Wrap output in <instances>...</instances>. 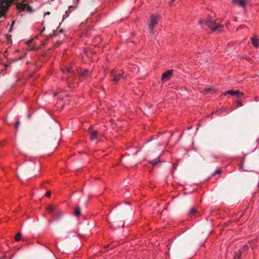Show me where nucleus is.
<instances>
[{
  "label": "nucleus",
  "instance_id": "nucleus-1",
  "mask_svg": "<svg viewBox=\"0 0 259 259\" xmlns=\"http://www.w3.org/2000/svg\"><path fill=\"white\" fill-rule=\"evenodd\" d=\"M199 24H206L208 27H209L213 32L218 31L221 32L223 30L224 25L219 23L217 20L213 21L212 18H209L207 20H200L199 22Z\"/></svg>",
  "mask_w": 259,
  "mask_h": 259
},
{
  "label": "nucleus",
  "instance_id": "nucleus-2",
  "mask_svg": "<svg viewBox=\"0 0 259 259\" xmlns=\"http://www.w3.org/2000/svg\"><path fill=\"white\" fill-rule=\"evenodd\" d=\"M110 76L111 80L115 83H117L119 80L124 79L126 77L124 72H118L115 70L111 71Z\"/></svg>",
  "mask_w": 259,
  "mask_h": 259
},
{
  "label": "nucleus",
  "instance_id": "nucleus-3",
  "mask_svg": "<svg viewBox=\"0 0 259 259\" xmlns=\"http://www.w3.org/2000/svg\"><path fill=\"white\" fill-rule=\"evenodd\" d=\"M17 7L21 11L27 10V11L31 12V8L29 6L28 3L26 1H23L21 4L17 5Z\"/></svg>",
  "mask_w": 259,
  "mask_h": 259
},
{
  "label": "nucleus",
  "instance_id": "nucleus-4",
  "mask_svg": "<svg viewBox=\"0 0 259 259\" xmlns=\"http://www.w3.org/2000/svg\"><path fill=\"white\" fill-rule=\"evenodd\" d=\"M158 22V16H152L151 17L150 22L149 24V27L150 28V30L151 32H153L154 27L155 25Z\"/></svg>",
  "mask_w": 259,
  "mask_h": 259
},
{
  "label": "nucleus",
  "instance_id": "nucleus-5",
  "mask_svg": "<svg viewBox=\"0 0 259 259\" xmlns=\"http://www.w3.org/2000/svg\"><path fill=\"white\" fill-rule=\"evenodd\" d=\"M227 94L231 95H237L238 98H240L243 95V93L239 92L238 91L228 90L227 92L224 93L223 95L226 96Z\"/></svg>",
  "mask_w": 259,
  "mask_h": 259
},
{
  "label": "nucleus",
  "instance_id": "nucleus-6",
  "mask_svg": "<svg viewBox=\"0 0 259 259\" xmlns=\"http://www.w3.org/2000/svg\"><path fill=\"white\" fill-rule=\"evenodd\" d=\"M172 70H168L163 73L161 76L162 80H168L170 78V77L172 76Z\"/></svg>",
  "mask_w": 259,
  "mask_h": 259
},
{
  "label": "nucleus",
  "instance_id": "nucleus-7",
  "mask_svg": "<svg viewBox=\"0 0 259 259\" xmlns=\"http://www.w3.org/2000/svg\"><path fill=\"white\" fill-rule=\"evenodd\" d=\"M232 3L241 7H244L245 6V0H232Z\"/></svg>",
  "mask_w": 259,
  "mask_h": 259
},
{
  "label": "nucleus",
  "instance_id": "nucleus-8",
  "mask_svg": "<svg viewBox=\"0 0 259 259\" xmlns=\"http://www.w3.org/2000/svg\"><path fill=\"white\" fill-rule=\"evenodd\" d=\"M56 207L53 205H49L47 207V210L52 215L56 213Z\"/></svg>",
  "mask_w": 259,
  "mask_h": 259
},
{
  "label": "nucleus",
  "instance_id": "nucleus-9",
  "mask_svg": "<svg viewBox=\"0 0 259 259\" xmlns=\"http://www.w3.org/2000/svg\"><path fill=\"white\" fill-rule=\"evenodd\" d=\"M91 71L89 69H85L80 73V76L83 78H87L90 76Z\"/></svg>",
  "mask_w": 259,
  "mask_h": 259
},
{
  "label": "nucleus",
  "instance_id": "nucleus-10",
  "mask_svg": "<svg viewBox=\"0 0 259 259\" xmlns=\"http://www.w3.org/2000/svg\"><path fill=\"white\" fill-rule=\"evenodd\" d=\"M98 135V132L97 131H96V130L91 131L90 132L91 140L92 141L95 140L97 138Z\"/></svg>",
  "mask_w": 259,
  "mask_h": 259
},
{
  "label": "nucleus",
  "instance_id": "nucleus-11",
  "mask_svg": "<svg viewBox=\"0 0 259 259\" xmlns=\"http://www.w3.org/2000/svg\"><path fill=\"white\" fill-rule=\"evenodd\" d=\"M251 42L253 46L255 48L259 47V39L256 37L251 38Z\"/></svg>",
  "mask_w": 259,
  "mask_h": 259
},
{
  "label": "nucleus",
  "instance_id": "nucleus-12",
  "mask_svg": "<svg viewBox=\"0 0 259 259\" xmlns=\"http://www.w3.org/2000/svg\"><path fill=\"white\" fill-rule=\"evenodd\" d=\"M62 215H63V213L61 211L58 210L57 209L56 213L55 214L53 215V217H54V220H59V219L61 218V217H62Z\"/></svg>",
  "mask_w": 259,
  "mask_h": 259
},
{
  "label": "nucleus",
  "instance_id": "nucleus-13",
  "mask_svg": "<svg viewBox=\"0 0 259 259\" xmlns=\"http://www.w3.org/2000/svg\"><path fill=\"white\" fill-rule=\"evenodd\" d=\"M149 162L153 165L155 166L158 165L159 163L161 162V161L159 160V158H158L150 161Z\"/></svg>",
  "mask_w": 259,
  "mask_h": 259
},
{
  "label": "nucleus",
  "instance_id": "nucleus-14",
  "mask_svg": "<svg viewBox=\"0 0 259 259\" xmlns=\"http://www.w3.org/2000/svg\"><path fill=\"white\" fill-rule=\"evenodd\" d=\"M241 255V251L239 250L238 251L235 252V255L234 256V259H239Z\"/></svg>",
  "mask_w": 259,
  "mask_h": 259
},
{
  "label": "nucleus",
  "instance_id": "nucleus-15",
  "mask_svg": "<svg viewBox=\"0 0 259 259\" xmlns=\"http://www.w3.org/2000/svg\"><path fill=\"white\" fill-rule=\"evenodd\" d=\"M215 90L213 88H206L204 91V94H207L209 93H214Z\"/></svg>",
  "mask_w": 259,
  "mask_h": 259
},
{
  "label": "nucleus",
  "instance_id": "nucleus-16",
  "mask_svg": "<svg viewBox=\"0 0 259 259\" xmlns=\"http://www.w3.org/2000/svg\"><path fill=\"white\" fill-rule=\"evenodd\" d=\"M61 71L64 73H71L72 72L71 68L69 67H66L64 69H61Z\"/></svg>",
  "mask_w": 259,
  "mask_h": 259
},
{
  "label": "nucleus",
  "instance_id": "nucleus-17",
  "mask_svg": "<svg viewBox=\"0 0 259 259\" xmlns=\"http://www.w3.org/2000/svg\"><path fill=\"white\" fill-rule=\"evenodd\" d=\"M80 212L81 211L80 208L77 207L75 209L74 212V214L76 216H78L80 214Z\"/></svg>",
  "mask_w": 259,
  "mask_h": 259
},
{
  "label": "nucleus",
  "instance_id": "nucleus-18",
  "mask_svg": "<svg viewBox=\"0 0 259 259\" xmlns=\"http://www.w3.org/2000/svg\"><path fill=\"white\" fill-rule=\"evenodd\" d=\"M22 234L21 233H18L15 236V239L16 241H19L21 239Z\"/></svg>",
  "mask_w": 259,
  "mask_h": 259
},
{
  "label": "nucleus",
  "instance_id": "nucleus-19",
  "mask_svg": "<svg viewBox=\"0 0 259 259\" xmlns=\"http://www.w3.org/2000/svg\"><path fill=\"white\" fill-rule=\"evenodd\" d=\"M7 39L9 44H11L12 43V39L11 35H8L7 36Z\"/></svg>",
  "mask_w": 259,
  "mask_h": 259
},
{
  "label": "nucleus",
  "instance_id": "nucleus-20",
  "mask_svg": "<svg viewBox=\"0 0 259 259\" xmlns=\"http://www.w3.org/2000/svg\"><path fill=\"white\" fill-rule=\"evenodd\" d=\"M196 212V210L194 208L192 207L190 209L189 213V214H194Z\"/></svg>",
  "mask_w": 259,
  "mask_h": 259
},
{
  "label": "nucleus",
  "instance_id": "nucleus-21",
  "mask_svg": "<svg viewBox=\"0 0 259 259\" xmlns=\"http://www.w3.org/2000/svg\"><path fill=\"white\" fill-rule=\"evenodd\" d=\"M222 173V170L221 169H217L215 170V171H214V172L213 174V176H215V175L217 174H220Z\"/></svg>",
  "mask_w": 259,
  "mask_h": 259
},
{
  "label": "nucleus",
  "instance_id": "nucleus-22",
  "mask_svg": "<svg viewBox=\"0 0 259 259\" xmlns=\"http://www.w3.org/2000/svg\"><path fill=\"white\" fill-rule=\"evenodd\" d=\"M236 103H237V106H238V107H241L243 106V104L240 100H237Z\"/></svg>",
  "mask_w": 259,
  "mask_h": 259
},
{
  "label": "nucleus",
  "instance_id": "nucleus-23",
  "mask_svg": "<svg viewBox=\"0 0 259 259\" xmlns=\"http://www.w3.org/2000/svg\"><path fill=\"white\" fill-rule=\"evenodd\" d=\"M20 124V122L18 120L16 123H15V128H16V130L17 131V130L18 129V127H19V126Z\"/></svg>",
  "mask_w": 259,
  "mask_h": 259
},
{
  "label": "nucleus",
  "instance_id": "nucleus-24",
  "mask_svg": "<svg viewBox=\"0 0 259 259\" xmlns=\"http://www.w3.org/2000/svg\"><path fill=\"white\" fill-rule=\"evenodd\" d=\"M46 196L48 197H50L51 196V192L50 191H47Z\"/></svg>",
  "mask_w": 259,
  "mask_h": 259
},
{
  "label": "nucleus",
  "instance_id": "nucleus-25",
  "mask_svg": "<svg viewBox=\"0 0 259 259\" xmlns=\"http://www.w3.org/2000/svg\"><path fill=\"white\" fill-rule=\"evenodd\" d=\"M56 35H57L56 31L55 30H53V35L52 36H56Z\"/></svg>",
  "mask_w": 259,
  "mask_h": 259
},
{
  "label": "nucleus",
  "instance_id": "nucleus-26",
  "mask_svg": "<svg viewBox=\"0 0 259 259\" xmlns=\"http://www.w3.org/2000/svg\"><path fill=\"white\" fill-rule=\"evenodd\" d=\"M54 220V218L53 219V220H49V223L50 224H51V223L53 222V221Z\"/></svg>",
  "mask_w": 259,
  "mask_h": 259
},
{
  "label": "nucleus",
  "instance_id": "nucleus-27",
  "mask_svg": "<svg viewBox=\"0 0 259 259\" xmlns=\"http://www.w3.org/2000/svg\"><path fill=\"white\" fill-rule=\"evenodd\" d=\"M244 249H247V248H248V246H247V245H244Z\"/></svg>",
  "mask_w": 259,
  "mask_h": 259
},
{
  "label": "nucleus",
  "instance_id": "nucleus-28",
  "mask_svg": "<svg viewBox=\"0 0 259 259\" xmlns=\"http://www.w3.org/2000/svg\"><path fill=\"white\" fill-rule=\"evenodd\" d=\"M174 1H175V0H172V1L170 2L169 5H171L172 3L173 2H174Z\"/></svg>",
  "mask_w": 259,
  "mask_h": 259
},
{
  "label": "nucleus",
  "instance_id": "nucleus-29",
  "mask_svg": "<svg viewBox=\"0 0 259 259\" xmlns=\"http://www.w3.org/2000/svg\"><path fill=\"white\" fill-rule=\"evenodd\" d=\"M0 259H5V256H3V257H1Z\"/></svg>",
  "mask_w": 259,
  "mask_h": 259
}]
</instances>
